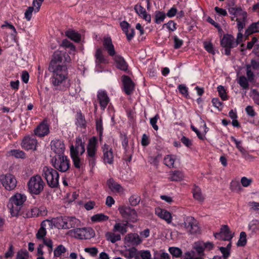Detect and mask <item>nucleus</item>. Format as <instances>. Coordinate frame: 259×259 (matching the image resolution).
Here are the masks:
<instances>
[{
  "label": "nucleus",
  "mask_w": 259,
  "mask_h": 259,
  "mask_svg": "<svg viewBox=\"0 0 259 259\" xmlns=\"http://www.w3.org/2000/svg\"><path fill=\"white\" fill-rule=\"evenodd\" d=\"M103 46L105 50L108 52L109 55L113 56L115 55L114 47L112 44V39L110 37L105 36L103 38Z\"/></svg>",
  "instance_id": "nucleus-21"
},
{
  "label": "nucleus",
  "mask_w": 259,
  "mask_h": 259,
  "mask_svg": "<svg viewBox=\"0 0 259 259\" xmlns=\"http://www.w3.org/2000/svg\"><path fill=\"white\" fill-rule=\"evenodd\" d=\"M50 222L59 229H69L78 227L80 225L79 220L74 217H61L53 218Z\"/></svg>",
  "instance_id": "nucleus-3"
},
{
  "label": "nucleus",
  "mask_w": 259,
  "mask_h": 259,
  "mask_svg": "<svg viewBox=\"0 0 259 259\" xmlns=\"http://www.w3.org/2000/svg\"><path fill=\"white\" fill-rule=\"evenodd\" d=\"M155 213L157 217L165 221L168 224H172V214L168 210L160 207H157L155 209Z\"/></svg>",
  "instance_id": "nucleus-18"
},
{
  "label": "nucleus",
  "mask_w": 259,
  "mask_h": 259,
  "mask_svg": "<svg viewBox=\"0 0 259 259\" xmlns=\"http://www.w3.org/2000/svg\"><path fill=\"white\" fill-rule=\"evenodd\" d=\"M10 155H13L16 158H23L25 157L24 153L21 150H14L10 152Z\"/></svg>",
  "instance_id": "nucleus-56"
},
{
  "label": "nucleus",
  "mask_w": 259,
  "mask_h": 259,
  "mask_svg": "<svg viewBox=\"0 0 259 259\" xmlns=\"http://www.w3.org/2000/svg\"><path fill=\"white\" fill-rule=\"evenodd\" d=\"M214 248V244L211 242H204L203 241H198L195 242L193 248L196 251V252L203 259L204 256V251H210Z\"/></svg>",
  "instance_id": "nucleus-10"
},
{
  "label": "nucleus",
  "mask_w": 259,
  "mask_h": 259,
  "mask_svg": "<svg viewBox=\"0 0 259 259\" xmlns=\"http://www.w3.org/2000/svg\"><path fill=\"white\" fill-rule=\"evenodd\" d=\"M126 219L133 223H135L138 221V214L135 209L131 210Z\"/></svg>",
  "instance_id": "nucleus-50"
},
{
  "label": "nucleus",
  "mask_w": 259,
  "mask_h": 259,
  "mask_svg": "<svg viewBox=\"0 0 259 259\" xmlns=\"http://www.w3.org/2000/svg\"><path fill=\"white\" fill-rule=\"evenodd\" d=\"M97 140L95 137H93L90 139L87 148L89 156L93 157L95 156L97 151Z\"/></svg>",
  "instance_id": "nucleus-24"
},
{
  "label": "nucleus",
  "mask_w": 259,
  "mask_h": 259,
  "mask_svg": "<svg viewBox=\"0 0 259 259\" xmlns=\"http://www.w3.org/2000/svg\"><path fill=\"white\" fill-rule=\"evenodd\" d=\"M98 100L100 104L101 107L104 110L109 103V99L107 93L104 91H99L98 93Z\"/></svg>",
  "instance_id": "nucleus-25"
},
{
  "label": "nucleus",
  "mask_w": 259,
  "mask_h": 259,
  "mask_svg": "<svg viewBox=\"0 0 259 259\" xmlns=\"http://www.w3.org/2000/svg\"><path fill=\"white\" fill-rule=\"evenodd\" d=\"M28 253L26 250H19L16 255V259H28Z\"/></svg>",
  "instance_id": "nucleus-55"
},
{
  "label": "nucleus",
  "mask_w": 259,
  "mask_h": 259,
  "mask_svg": "<svg viewBox=\"0 0 259 259\" xmlns=\"http://www.w3.org/2000/svg\"><path fill=\"white\" fill-rule=\"evenodd\" d=\"M221 45L225 48V54L226 55H229L230 49L236 46L234 37L230 34L224 35L221 40Z\"/></svg>",
  "instance_id": "nucleus-13"
},
{
  "label": "nucleus",
  "mask_w": 259,
  "mask_h": 259,
  "mask_svg": "<svg viewBox=\"0 0 259 259\" xmlns=\"http://www.w3.org/2000/svg\"><path fill=\"white\" fill-rule=\"evenodd\" d=\"M246 243V235L244 232H241L239 240L237 242V245L239 246H244Z\"/></svg>",
  "instance_id": "nucleus-49"
},
{
  "label": "nucleus",
  "mask_w": 259,
  "mask_h": 259,
  "mask_svg": "<svg viewBox=\"0 0 259 259\" xmlns=\"http://www.w3.org/2000/svg\"><path fill=\"white\" fill-rule=\"evenodd\" d=\"M121 254L127 259L135 258L139 259V252L136 248L133 247L122 250Z\"/></svg>",
  "instance_id": "nucleus-23"
},
{
  "label": "nucleus",
  "mask_w": 259,
  "mask_h": 259,
  "mask_svg": "<svg viewBox=\"0 0 259 259\" xmlns=\"http://www.w3.org/2000/svg\"><path fill=\"white\" fill-rule=\"evenodd\" d=\"M259 32V22L252 23L245 31L247 36L253 33Z\"/></svg>",
  "instance_id": "nucleus-40"
},
{
  "label": "nucleus",
  "mask_w": 259,
  "mask_h": 259,
  "mask_svg": "<svg viewBox=\"0 0 259 259\" xmlns=\"http://www.w3.org/2000/svg\"><path fill=\"white\" fill-rule=\"evenodd\" d=\"M184 174L180 171H171L169 176V179L173 181H180L184 178Z\"/></svg>",
  "instance_id": "nucleus-37"
},
{
  "label": "nucleus",
  "mask_w": 259,
  "mask_h": 259,
  "mask_svg": "<svg viewBox=\"0 0 259 259\" xmlns=\"http://www.w3.org/2000/svg\"><path fill=\"white\" fill-rule=\"evenodd\" d=\"M124 90L126 94H130L134 90V84L131 79L126 76L122 77Z\"/></svg>",
  "instance_id": "nucleus-30"
},
{
  "label": "nucleus",
  "mask_w": 259,
  "mask_h": 259,
  "mask_svg": "<svg viewBox=\"0 0 259 259\" xmlns=\"http://www.w3.org/2000/svg\"><path fill=\"white\" fill-rule=\"evenodd\" d=\"M51 148V150L57 154L56 156L64 155L65 147L62 141L58 139L52 141Z\"/></svg>",
  "instance_id": "nucleus-16"
},
{
  "label": "nucleus",
  "mask_w": 259,
  "mask_h": 259,
  "mask_svg": "<svg viewBox=\"0 0 259 259\" xmlns=\"http://www.w3.org/2000/svg\"><path fill=\"white\" fill-rule=\"evenodd\" d=\"M27 197L25 194L19 193H16L10 197L8 207L12 216L18 215Z\"/></svg>",
  "instance_id": "nucleus-2"
},
{
  "label": "nucleus",
  "mask_w": 259,
  "mask_h": 259,
  "mask_svg": "<svg viewBox=\"0 0 259 259\" xmlns=\"http://www.w3.org/2000/svg\"><path fill=\"white\" fill-rule=\"evenodd\" d=\"M113 231L119 232L121 234H125L127 232V224L116 223L114 225Z\"/></svg>",
  "instance_id": "nucleus-33"
},
{
  "label": "nucleus",
  "mask_w": 259,
  "mask_h": 259,
  "mask_svg": "<svg viewBox=\"0 0 259 259\" xmlns=\"http://www.w3.org/2000/svg\"><path fill=\"white\" fill-rule=\"evenodd\" d=\"M231 246V242H229L226 247H219V250L223 254V258L227 259L230 256Z\"/></svg>",
  "instance_id": "nucleus-38"
},
{
  "label": "nucleus",
  "mask_w": 259,
  "mask_h": 259,
  "mask_svg": "<svg viewBox=\"0 0 259 259\" xmlns=\"http://www.w3.org/2000/svg\"><path fill=\"white\" fill-rule=\"evenodd\" d=\"M159 118V117L158 115L156 114L154 117L153 118H150V122L153 128L156 130L157 131L158 130V126L156 124V123L157 122V120Z\"/></svg>",
  "instance_id": "nucleus-64"
},
{
  "label": "nucleus",
  "mask_w": 259,
  "mask_h": 259,
  "mask_svg": "<svg viewBox=\"0 0 259 259\" xmlns=\"http://www.w3.org/2000/svg\"><path fill=\"white\" fill-rule=\"evenodd\" d=\"M84 151V146L82 142L81 139L80 137L77 138L76 139L75 147L73 146H71V155L79 156L82 155Z\"/></svg>",
  "instance_id": "nucleus-17"
},
{
  "label": "nucleus",
  "mask_w": 259,
  "mask_h": 259,
  "mask_svg": "<svg viewBox=\"0 0 259 259\" xmlns=\"http://www.w3.org/2000/svg\"><path fill=\"white\" fill-rule=\"evenodd\" d=\"M252 182V179L248 178L246 177H242L240 180V184L244 187H249Z\"/></svg>",
  "instance_id": "nucleus-51"
},
{
  "label": "nucleus",
  "mask_w": 259,
  "mask_h": 259,
  "mask_svg": "<svg viewBox=\"0 0 259 259\" xmlns=\"http://www.w3.org/2000/svg\"><path fill=\"white\" fill-rule=\"evenodd\" d=\"M96 58V71L98 72L102 71V65L108 63V60L103 55V50L98 48L95 54Z\"/></svg>",
  "instance_id": "nucleus-15"
},
{
  "label": "nucleus",
  "mask_w": 259,
  "mask_h": 259,
  "mask_svg": "<svg viewBox=\"0 0 259 259\" xmlns=\"http://www.w3.org/2000/svg\"><path fill=\"white\" fill-rule=\"evenodd\" d=\"M183 259H203L194 250L187 251L183 255Z\"/></svg>",
  "instance_id": "nucleus-43"
},
{
  "label": "nucleus",
  "mask_w": 259,
  "mask_h": 259,
  "mask_svg": "<svg viewBox=\"0 0 259 259\" xmlns=\"http://www.w3.org/2000/svg\"><path fill=\"white\" fill-rule=\"evenodd\" d=\"M193 197L195 200L199 202H202L205 199V196L202 193L200 188L194 185L192 189Z\"/></svg>",
  "instance_id": "nucleus-31"
},
{
  "label": "nucleus",
  "mask_w": 259,
  "mask_h": 259,
  "mask_svg": "<svg viewBox=\"0 0 259 259\" xmlns=\"http://www.w3.org/2000/svg\"><path fill=\"white\" fill-rule=\"evenodd\" d=\"M105 237L107 240L115 243L121 239V236L119 234H116L114 232H107L105 234Z\"/></svg>",
  "instance_id": "nucleus-36"
},
{
  "label": "nucleus",
  "mask_w": 259,
  "mask_h": 259,
  "mask_svg": "<svg viewBox=\"0 0 259 259\" xmlns=\"http://www.w3.org/2000/svg\"><path fill=\"white\" fill-rule=\"evenodd\" d=\"M184 226L186 231L191 234L199 233L200 231L197 221L192 217H187L185 219Z\"/></svg>",
  "instance_id": "nucleus-12"
},
{
  "label": "nucleus",
  "mask_w": 259,
  "mask_h": 259,
  "mask_svg": "<svg viewBox=\"0 0 259 259\" xmlns=\"http://www.w3.org/2000/svg\"><path fill=\"white\" fill-rule=\"evenodd\" d=\"M40 172L50 187L55 188L58 186L59 176L56 170L50 166H45L42 167Z\"/></svg>",
  "instance_id": "nucleus-5"
},
{
  "label": "nucleus",
  "mask_w": 259,
  "mask_h": 259,
  "mask_svg": "<svg viewBox=\"0 0 259 259\" xmlns=\"http://www.w3.org/2000/svg\"><path fill=\"white\" fill-rule=\"evenodd\" d=\"M233 235L234 234L230 231L229 227L226 225L223 226L221 227L219 233L214 234L216 239L229 241V242H231Z\"/></svg>",
  "instance_id": "nucleus-14"
},
{
  "label": "nucleus",
  "mask_w": 259,
  "mask_h": 259,
  "mask_svg": "<svg viewBox=\"0 0 259 259\" xmlns=\"http://www.w3.org/2000/svg\"><path fill=\"white\" fill-rule=\"evenodd\" d=\"M249 228L252 232H255L259 229V221L257 220L251 221L249 225Z\"/></svg>",
  "instance_id": "nucleus-61"
},
{
  "label": "nucleus",
  "mask_w": 259,
  "mask_h": 259,
  "mask_svg": "<svg viewBox=\"0 0 259 259\" xmlns=\"http://www.w3.org/2000/svg\"><path fill=\"white\" fill-rule=\"evenodd\" d=\"M35 134L38 137H44L49 133V128L48 124L45 122L41 123L35 130Z\"/></svg>",
  "instance_id": "nucleus-26"
},
{
  "label": "nucleus",
  "mask_w": 259,
  "mask_h": 259,
  "mask_svg": "<svg viewBox=\"0 0 259 259\" xmlns=\"http://www.w3.org/2000/svg\"><path fill=\"white\" fill-rule=\"evenodd\" d=\"M168 251L174 257L176 258L180 257L182 254V250L180 248L176 247H169Z\"/></svg>",
  "instance_id": "nucleus-44"
},
{
  "label": "nucleus",
  "mask_w": 259,
  "mask_h": 259,
  "mask_svg": "<svg viewBox=\"0 0 259 259\" xmlns=\"http://www.w3.org/2000/svg\"><path fill=\"white\" fill-rule=\"evenodd\" d=\"M139 254L142 259H151V254L148 250H142L139 251Z\"/></svg>",
  "instance_id": "nucleus-59"
},
{
  "label": "nucleus",
  "mask_w": 259,
  "mask_h": 259,
  "mask_svg": "<svg viewBox=\"0 0 259 259\" xmlns=\"http://www.w3.org/2000/svg\"><path fill=\"white\" fill-rule=\"evenodd\" d=\"M2 28H6L11 31V35L13 37H15L17 34V32L15 27L11 24L6 22L4 24L2 25Z\"/></svg>",
  "instance_id": "nucleus-46"
},
{
  "label": "nucleus",
  "mask_w": 259,
  "mask_h": 259,
  "mask_svg": "<svg viewBox=\"0 0 259 259\" xmlns=\"http://www.w3.org/2000/svg\"><path fill=\"white\" fill-rule=\"evenodd\" d=\"M66 35L74 41L75 42H79L81 39V35L78 32L73 30H69L65 32Z\"/></svg>",
  "instance_id": "nucleus-34"
},
{
  "label": "nucleus",
  "mask_w": 259,
  "mask_h": 259,
  "mask_svg": "<svg viewBox=\"0 0 259 259\" xmlns=\"http://www.w3.org/2000/svg\"><path fill=\"white\" fill-rule=\"evenodd\" d=\"M64 54L60 51H56L50 62L49 70L53 73L52 82L56 89L64 90L70 85L68 78L67 68L61 64Z\"/></svg>",
  "instance_id": "nucleus-1"
},
{
  "label": "nucleus",
  "mask_w": 259,
  "mask_h": 259,
  "mask_svg": "<svg viewBox=\"0 0 259 259\" xmlns=\"http://www.w3.org/2000/svg\"><path fill=\"white\" fill-rule=\"evenodd\" d=\"M251 97L254 103L259 105V93L256 90L253 89L251 91Z\"/></svg>",
  "instance_id": "nucleus-63"
},
{
  "label": "nucleus",
  "mask_w": 259,
  "mask_h": 259,
  "mask_svg": "<svg viewBox=\"0 0 259 259\" xmlns=\"http://www.w3.org/2000/svg\"><path fill=\"white\" fill-rule=\"evenodd\" d=\"M103 159L104 163L112 164L113 161L114 154L112 149L109 146L105 144L102 147Z\"/></svg>",
  "instance_id": "nucleus-19"
},
{
  "label": "nucleus",
  "mask_w": 259,
  "mask_h": 259,
  "mask_svg": "<svg viewBox=\"0 0 259 259\" xmlns=\"http://www.w3.org/2000/svg\"><path fill=\"white\" fill-rule=\"evenodd\" d=\"M44 1V0H33V1L32 7H34L35 13H37L39 11L40 6Z\"/></svg>",
  "instance_id": "nucleus-60"
},
{
  "label": "nucleus",
  "mask_w": 259,
  "mask_h": 259,
  "mask_svg": "<svg viewBox=\"0 0 259 259\" xmlns=\"http://www.w3.org/2000/svg\"><path fill=\"white\" fill-rule=\"evenodd\" d=\"M107 185L109 189L114 193H121L123 191V189L121 185L112 179H110L107 181Z\"/></svg>",
  "instance_id": "nucleus-28"
},
{
  "label": "nucleus",
  "mask_w": 259,
  "mask_h": 259,
  "mask_svg": "<svg viewBox=\"0 0 259 259\" xmlns=\"http://www.w3.org/2000/svg\"><path fill=\"white\" fill-rule=\"evenodd\" d=\"M134 9L140 17L142 18L148 23H150L151 22L150 15L147 13L146 10L141 5H137L135 6Z\"/></svg>",
  "instance_id": "nucleus-27"
},
{
  "label": "nucleus",
  "mask_w": 259,
  "mask_h": 259,
  "mask_svg": "<svg viewBox=\"0 0 259 259\" xmlns=\"http://www.w3.org/2000/svg\"><path fill=\"white\" fill-rule=\"evenodd\" d=\"M85 252L89 253L91 256L94 257L97 255L98 249L97 247H86L84 249Z\"/></svg>",
  "instance_id": "nucleus-54"
},
{
  "label": "nucleus",
  "mask_w": 259,
  "mask_h": 259,
  "mask_svg": "<svg viewBox=\"0 0 259 259\" xmlns=\"http://www.w3.org/2000/svg\"><path fill=\"white\" fill-rule=\"evenodd\" d=\"M45 183L39 175L31 177L27 183L28 191L32 195H39L44 190Z\"/></svg>",
  "instance_id": "nucleus-4"
},
{
  "label": "nucleus",
  "mask_w": 259,
  "mask_h": 259,
  "mask_svg": "<svg viewBox=\"0 0 259 259\" xmlns=\"http://www.w3.org/2000/svg\"><path fill=\"white\" fill-rule=\"evenodd\" d=\"M37 142L34 138L29 137H25L22 141L21 145L23 148L25 150H35Z\"/></svg>",
  "instance_id": "nucleus-22"
},
{
  "label": "nucleus",
  "mask_w": 259,
  "mask_h": 259,
  "mask_svg": "<svg viewBox=\"0 0 259 259\" xmlns=\"http://www.w3.org/2000/svg\"><path fill=\"white\" fill-rule=\"evenodd\" d=\"M76 123L78 126H83L85 124L84 118L80 113L77 114Z\"/></svg>",
  "instance_id": "nucleus-58"
},
{
  "label": "nucleus",
  "mask_w": 259,
  "mask_h": 259,
  "mask_svg": "<svg viewBox=\"0 0 259 259\" xmlns=\"http://www.w3.org/2000/svg\"><path fill=\"white\" fill-rule=\"evenodd\" d=\"M217 89L221 99L224 101L227 100L228 99V96L224 87L222 85H219Z\"/></svg>",
  "instance_id": "nucleus-47"
},
{
  "label": "nucleus",
  "mask_w": 259,
  "mask_h": 259,
  "mask_svg": "<svg viewBox=\"0 0 259 259\" xmlns=\"http://www.w3.org/2000/svg\"><path fill=\"white\" fill-rule=\"evenodd\" d=\"M132 209L125 206H120L118 207V210L122 217L126 219Z\"/></svg>",
  "instance_id": "nucleus-45"
},
{
  "label": "nucleus",
  "mask_w": 259,
  "mask_h": 259,
  "mask_svg": "<svg viewBox=\"0 0 259 259\" xmlns=\"http://www.w3.org/2000/svg\"><path fill=\"white\" fill-rule=\"evenodd\" d=\"M34 11V7H29L24 13V18L29 21L32 18V13Z\"/></svg>",
  "instance_id": "nucleus-57"
},
{
  "label": "nucleus",
  "mask_w": 259,
  "mask_h": 259,
  "mask_svg": "<svg viewBox=\"0 0 259 259\" xmlns=\"http://www.w3.org/2000/svg\"><path fill=\"white\" fill-rule=\"evenodd\" d=\"M67 251L66 248L62 244L58 245L54 250V257H59L65 253Z\"/></svg>",
  "instance_id": "nucleus-42"
},
{
  "label": "nucleus",
  "mask_w": 259,
  "mask_h": 259,
  "mask_svg": "<svg viewBox=\"0 0 259 259\" xmlns=\"http://www.w3.org/2000/svg\"><path fill=\"white\" fill-rule=\"evenodd\" d=\"M176 156L172 155H167L164 159V164L169 167H174L176 161Z\"/></svg>",
  "instance_id": "nucleus-39"
},
{
  "label": "nucleus",
  "mask_w": 259,
  "mask_h": 259,
  "mask_svg": "<svg viewBox=\"0 0 259 259\" xmlns=\"http://www.w3.org/2000/svg\"><path fill=\"white\" fill-rule=\"evenodd\" d=\"M202 122L204 123V132L200 133L195 127L193 125L191 126V129L196 134L198 138L200 140H203L205 139V134L208 131V128L206 126V125L204 121L202 120Z\"/></svg>",
  "instance_id": "nucleus-35"
},
{
  "label": "nucleus",
  "mask_w": 259,
  "mask_h": 259,
  "mask_svg": "<svg viewBox=\"0 0 259 259\" xmlns=\"http://www.w3.org/2000/svg\"><path fill=\"white\" fill-rule=\"evenodd\" d=\"M229 12L232 15V20L237 23L239 30H242L247 21V13L240 8H230Z\"/></svg>",
  "instance_id": "nucleus-6"
},
{
  "label": "nucleus",
  "mask_w": 259,
  "mask_h": 259,
  "mask_svg": "<svg viewBox=\"0 0 259 259\" xmlns=\"http://www.w3.org/2000/svg\"><path fill=\"white\" fill-rule=\"evenodd\" d=\"M54 167L62 172L67 171L70 166L69 160L65 155L55 156V160L53 161Z\"/></svg>",
  "instance_id": "nucleus-11"
},
{
  "label": "nucleus",
  "mask_w": 259,
  "mask_h": 259,
  "mask_svg": "<svg viewBox=\"0 0 259 259\" xmlns=\"http://www.w3.org/2000/svg\"><path fill=\"white\" fill-rule=\"evenodd\" d=\"M153 259H170V256L168 253L161 250L159 252L154 251Z\"/></svg>",
  "instance_id": "nucleus-41"
},
{
  "label": "nucleus",
  "mask_w": 259,
  "mask_h": 259,
  "mask_svg": "<svg viewBox=\"0 0 259 259\" xmlns=\"http://www.w3.org/2000/svg\"><path fill=\"white\" fill-rule=\"evenodd\" d=\"M47 223H51V222L47 220L41 223V227L36 234V237L37 239L43 241L44 244L48 248V251L51 253L53 249V242L50 238H45L47 234V231L45 228Z\"/></svg>",
  "instance_id": "nucleus-8"
},
{
  "label": "nucleus",
  "mask_w": 259,
  "mask_h": 259,
  "mask_svg": "<svg viewBox=\"0 0 259 259\" xmlns=\"http://www.w3.org/2000/svg\"><path fill=\"white\" fill-rule=\"evenodd\" d=\"M109 220V217L102 213L93 215L91 218V220L93 223L104 222Z\"/></svg>",
  "instance_id": "nucleus-32"
},
{
  "label": "nucleus",
  "mask_w": 259,
  "mask_h": 259,
  "mask_svg": "<svg viewBox=\"0 0 259 259\" xmlns=\"http://www.w3.org/2000/svg\"><path fill=\"white\" fill-rule=\"evenodd\" d=\"M238 83L243 89H247L248 87V82L247 78L244 76H241L239 78Z\"/></svg>",
  "instance_id": "nucleus-62"
},
{
  "label": "nucleus",
  "mask_w": 259,
  "mask_h": 259,
  "mask_svg": "<svg viewBox=\"0 0 259 259\" xmlns=\"http://www.w3.org/2000/svg\"><path fill=\"white\" fill-rule=\"evenodd\" d=\"M165 18V14L163 12H157L155 14V23L159 24Z\"/></svg>",
  "instance_id": "nucleus-53"
},
{
  "label": "nucleus",
  "mask_w": 259,
  "mask_h": 259,
  "mask_svg": "<svg viewBox=\"0 0 259 259\" xmlns=\"http://www.w3.org/2000/svg\"><path fill=\"white\" fill-rule=\"evenodd\" d=\"M68 234L77 239H89L95 236L94 230L91 228H76L70 230Z\"/></svg>",
  "instance_id": "nucleus-7"
},
{
  "label": "nucleus",
  "mask_w": 259,
  "mask_h": 259,
  "mask_svg": "<svg viewBox=\"0 0 259 259\" xmlns=\"http://www.w3.org/2000/svg\"><path fill=\"white\" fill-rule=\"evenodd\" d=\"M0 183L6 190L11 191L16 188L17 181L13 175L6 174L0 176Z\"/></svg>",
  "instance_id": "nucleus-9"
},
{
  "label": "nucleus",
  "mask_w": 259,
  "mask_h": 259,
  "mask_svg": "<svg viewBox=\"0 0 259 259\" xmlns=\"http://www.w3.org/2000/svg\"><path fill=\"white\" fill-rule=\"evenodd\" d=\"M231 188L234 191L239 192L242 188L240 183L236 180H233L231 183Z\"/></svg>",
  "instance_id": "nucleus-48"
},
{
  "label": "nucleus",
  "mask_w": 259,
  "mask_h": 259,
  "mask_svg": "<svg viewBox=\"0 0 259 259\" xmlns=\"http://www.w3.org/2000/svg\"><path fill=\"white\" fill-rule=\"evenodd\" d=\"M178 90L183 96L186 98L189 97L188 88L185 84H180L178 86Z\"/></svg>",
  "instance_id": "nucleus-52"
},
{
  "label": "nucleus",
  "mask_w": 259,
  "mask_h": 259,
  "mask_svg": "<svg viewBox=\"0 0 259 259\" xmlns=\"http://www.w3.org/2000/svg\"><path fill=\"white\" fill-rule=\"evenodd\" d=\"M124 242L126 244L137 246L142 243V239L138 234L131 233L125 236Z\"/></svg>",
  "instance_id": "nucleus-20"
},
{
  "label": "nucleus",
  "mask_w": 259,
  "mask_h": 259,
  "mask_svg": "<svg viewBox=\"0 0 259 259\" xmlns=\"http://www.w3.org/2000/svg\"><path fill=\"white\" fill-rule=\"evenodd\" d=\"M116 67L120 70L125 71L127 69V65L123 58L120 55H116L112 56Z\"/></svg>",
  "instance_id": "nucleus-29"
}]
</instances>
